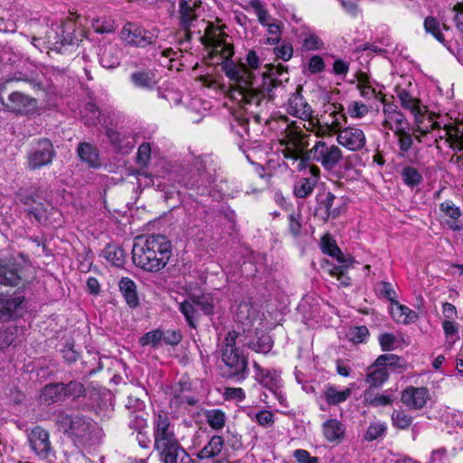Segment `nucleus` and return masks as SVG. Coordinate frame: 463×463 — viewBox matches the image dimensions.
Returning <instances> with one entry per match:
<instances>
[{
    "mask_svg": "<svg viewBox=\"0 0 463 463\" xmlns=\"http://www.w3.org/2000/svg\"><path fill=\"white\" fill-rule=\"evenodd\" d=\"M246 61L250 69L246 64L226 61L222 64V71L247 103L260 105L263 99L273 100L274 90L282 84L281 80L278 79L279 70L272 67L269 71L256 72L260 59L255 51L248 52Z\"/></svg>",
    "mask_w": 463,
    "mask_h": 463,
    "instance_id": "f257e3e1",
    "label": "nucleus"
},
{
    "mask_svg": "<svg viewBox=\"0 0 463 463\" xmlns=\"http://www.w3.org/2000/svg\"><path fill=\"white\" fill-rule=\"evenodd\" d=\"M171 255V242L161 234H152L146 239L137 238L132 249L133 263L149 272L164 269Z\"/></svg>",
    "mask_w": 463,
    "mask_h": 463,
    "instance_id": "f03ea898",
    "label": "nucleus"
},
{
    "mask_svg": "<svg viewBox=\"0 0 463 463\" xmlns=\"http://www.w3.org/2000/svg\"><path fill=\"white\" fill-rule=\"evenodd\" d=\"M52 420L59 431L74 443L83 446L99 442L102 430L90 417L80 412H66L59 410L53 412Z\"/></svg>",
    "mask_w": 463,
    "mask_h": 463,
    "instance_id": "7ed1b4c3",
    "label": "nucleus"
},
{
    "mask_svg": "<svg viewBox=\"0 0 463 463\" xmlns=\"http://www.w3.org/2000/svg\"><path fill=\"white\" fill-rule=\"evenodd\" d=\"M239 333L229 331L221 349L222 361L224 364L221 368V374L226 379L241 383L249 375L248 357L236 346Z\"/></svg>",
    "mask_w": 463,
    "mask_h": 463,
    "instance_id": "20e7f679",
    "label": "nucleus"
},
{
    "mask_svg": "<svg viewBox=\"0 0 463 463\" xmlns=\"http://www.w3.org/2000/svg\"><path fill=\"white\" fill-rule=\"evenodd\" d=\"M43 41L48 44L50 50L58 53H64L68 47L77 44L78 39L75 35V24L72 22H66L56 27H52L46 32L44 39L33 36L32 43L39 48L38 43Z\"/></svg>",
    "mask_w": 463,
    "mask_h": 463,
    "instance_id": "39448f33",
    "label": "nucleus"
},
{
    "mask_svg": "<svg viewBox=\"0 0 463 463\" xmlns=\"http://www.w3.org/2000/svg\"><path fill=\"white\" fill-rule=\"evenodd\" d=\"M56 157L52 142L48 138L37 139L26 154L27 168L31 171L52 165Z\"/></svg>",
    "mask_w": 463,
    "mask_h": 463,
    "instance_id": "423d86ee",
    "label": "nucleus"
},
{
    "mask_svg": "<svg viewBox=\"0 0 463 463\" xmlns=\"http://www.w3.org/2000/svg\"><path fill=\"white\" fill-rule=\"evenodd\" d=\"M27 440L31 450L41 460L55 458V450L50 439L48 430L41 426H36L27 434Z\"/></svg>",
    "mask_w": 463,
    "mask_h": 463,
    "instance_id": "0eeeda50",
    "label": "nucleus"
},
{
    "mask_svg": "<svg viewBox=\"0 0 463 463\" xmlns=\"http://www.w3.org/2000/svg\"><path fill=\"white\" fill-rule=\"evenodd\" d=\"M120 33L124 42L138 48H145L155 44L158 38L157 33L155 30H146L132 23L125 24Z\"/></svg>",
    "mask_w": 463,
    "mask_h": 463,
    "instance_id": "6e6552de",
    "label": "nucleus"
},
{
    "mask_svg": "<svg viewBox=\"0 0 463 463\" xmlns=\"http://www.w3.org/2000/svg\"><path fill=\"white\" fill-rule=\"evenodd\" d=\"M312 153L315 162L320 163L328 171L335 169L343 159V153L337 146L327 144L323 140L316 142Z\"/></svg>",
    "mask_w": 463,
    "mask_h": 463,
    "instance_id": "1a4fd4ad",
    "label": "nucleus"
},
{
    "mask_svg": "<svg viewBox=\"0 0 463 463\" xmlns=\"http://www.w3.org/2000/svg\"><path fill=\"white\" fill-rule=\"evenodd\" d=\"M152 425L154 445L168 443L169 441L177 439L175 433V425L172 423L167 411L160 410L155 412Z\"/></svg>",
    "mask_w": 463,
    "mask_h": 463,
    "instance_id": "9d476101",
    "label": "nucleus"
},
{
    "mask_svg": "<svg viewBox=\"0 0 463 463\" xmlns=\"http://www.w3.org/2000/svg\"><path fill=\"white\" fill-rule=\"evenodd\" d=\"M317 206L314 215L318 219L326 222L329 219H335L342 213V204L336 203V197L331 192L318 194L316 197Z\"/></svg>",
    "mask_w": 463,
    "mask_h": 463,
    "instance_id": "9b49d317",
    "label": "nucleus"
},
{
    "mask_svg": "<svg viewBox=\"0 0 463 463\" xmlns=\"http://www.w3.org/2000/svg\"><path fill=\"white\" fill-rule=\"evenodd\" d=\"M191 391V383L185 380H180L167 387L166 394L169 396V406L178 410L184 403L194 406L198 400L192 395H186Z\"/></svg>",
    "mask_w": 463,
    "mask_h": 463,
    "instance_id": "f8f14e48",
    "label": "nucleus"
},
{
    "mask_svg": "<svg viewBox=\"0 0 463 463\" xmlns=\"http://www.w3.org/2000/svg\"><path fill=\"white\" fill-rule=\"evenodd\" d=\"M199 0H180L179 1V26L184 32L187 40L191 39L190 29L197 21L196 8L200 5Z\"/></svg>",
    "mask_w": 463,
    "mask_h": 463,
    "instance_id": "ddd939ff",
    "label": "nucleus"
},
{
    "mask_svg": "<svg viewBox=\"0 0 463 463\" xmlns=\"http://www.w3.org/2000/svg\"><path fill=\"white\" fill-rule=\"evenodd\" d=\"M336 139L341 146L350 151L361 150L366 144L364 131L354 127H347L339 130Z\"/></svg>",
    "mask_w": 463,
    "mask_h": 463,
    "instance_id": "4468645a",
    "label": "nucleus"
},
{
    "mask_svg": "<svg viewBox=\"0 0 463 463\" xmlns=\"http://www.w3.org/2000/svg\"><path fill=\"white\" fill-rule=\"evenodd\" d=\"M302 86H298L297 91L290 95L287 104V112L293 117L307 120L313 117V109L302 96Z\"/></svg>",
    "mask_w": 463,
    "mask_h": 463,
    "instance_id": "2eb2a0df",
    "label": "nucleus"
},
{
    "mask_svg": "<svg viewBox=\"0 0 463 463\" xmlns=\"http://www.w3.org/2000/svg\"><path fill=\"white\" fill-rule=\"evenodd\" d=\"M6 109L14 113L27 115L33 112L37 107V100L22 92L14 91L8 96Z\"/></svg>",
    "mask_w": 463,
    "mask_h": 463,
    "instance_id": "dca6fc26",
    "label": "nucleus"
},
{
    "mask_svg": "<svg viewBox=\"0 0 463 463\" xmlns=\"http://www.w3.org/2000/svg\"><path fill=\"white\" fill-rule=\"evenodd\" d=\"M22 265L13 260H0V284L18 286L22 281Z\"/></svg>",
    "mask_w": 463,
    "mask_h": 463,
    "instance_id": "f3484780",
    "label": "nucleus"
},
{
    "mask_svg": "<svg viewBox=\"0 0 463 463\" xmlns=\"http://www.w3.org/2000/svg\"><path fill=\"white\" fill-rule=\"evenodd\" d=\"M429 400V391L425 387H407L402 393V402L412 410L422 409Z\"/></svg>",
    "mask_w": 463,
    "mask_h": 463,
    "instance_id": "a211bd4d",
    "label": "nucleus"
},
{
    "mask_svg": "<svg viewBox=\"0 0 463 463\" xmlns=\"http://www.w3.org/2000/svg\"><path fill=\"white\" fill-rule=\"evenodd\" d=\"M99 63L106 69H114L120 64L121 49L118 44L107 43L99 46Z\"/></svg>",
    "mask_w": 463,
    "mask_h": 463,
    "instance_id": "6ab92c4d",
    "label": "nucleus"
},
{
    "mask_svg": "<svg viewBox=\"0 0 463 463\" xmlns=\"http://www.w3.org/2000/svg\"><path fill=\"white\" fill-rule=\"evenodd\" d=\"M255 379L260 384L270 392L281 387L280 374L276 370L262 368L257 362L253 363Z\"/></svg>",
    "mask_w": 463,
    "mask_h": 463,
    "instance_id": "aec40b11",
    "label": "nucleus"
},
{
    "mask_svg": "<svg viewBox=\"0 0 463 463\" xmlns=\"http://www.w3.org/2000/svg\"><path fill=\"white\" fill-rule=\"evenodd\" d=\"M196 175L191 176H184L181 180L183 184L189 189L205 186L213 182L212 175L206 172L205 165L201 159H196L194 163Z\"/></svg>",
    "mask_w": 463,
    "mask_h": 463,
    "instance_id": "412c9836",
    "label": "nucleus"
},
{
    "mask_svg": "<svg viewBox=\"0 0 463 463\" xmlns=\"http://www.w3.org/2000/svg\"><path fill=\"white\" fill-rule=\"evenodd\" d=\"M105 134L109 139L110 144L118 152L128 153L135 146V137L130 132H119L112 128H107Z\"/></svg>",
    "mask_w": 463,
    "mask_h": 463,
    "instance_id": "4be33fe9",
    "label": "nucleus"
},
{
    "mask_svg": "<svg viewBox=\"0 0 463 463\" xmlns=\"http://www.w3.org/2000/svg\"><path fill=\"white\" fill-rule=\"evenodd\" d=\"M24 300L23 296L0 297V320L9 321L18 317Z\"/></svg>",
    "mask_w": 463,
    "mask_h": 463,
    "instance_id": "5701e85b",
    "label": "nucleus"
},
{
    "mask_svg": "<svg viewBox=\"0 0 463 463\" xmlns=\"http://www.w3.org/2000/svg\"><path fill=\"white\" fill-rule=\"evenodd\" d=\"M129 80L134 87L145 90H153L158 83L156 71L149 69H138L133 71Z\"/></svg>",
    "mask_w": 463,
    "mask_h": 463,
    "instance_id": "b1692460",
    "label": "nucleus"
},
{
    "mask_svg": "<svg viewBox=\"0 0 463 463\" xmlns=\"http://www.w3.org/2000/svg\"><path fill=\"white\" fill-rule=\"evenodd\" d=\"M322 432L328 442L338 445L345 439V427L336 419H328L322 424Z\"/></svg>",
    "mask_w": 463,
    "mask_h": 463,
    "instance_id": "393cba45",
    "label": "nucleus"
},
{
    "mask_svg": "<svg viewBox=\"0 0 463 463\" xmlns=\"http://www.w3.org/2000/svg\"><path fill=\"white\" fill-rule=\"evenodd\" d=\"M183 449L178 439L154 445V449L158 452L162 463H177V457L183 452Z\"/></svg>",
    "mask_w": 463,
    "mask_h": 463,
    "instance_id": "a878e982",
    "label": "nucleus"
},
{
    "mask_svg": "<svg viewBox=\"0 0 463 463\" xmlns=\"http://www.w3.org/2000/svg\"><path fill=\"white\" fill-rule=\"evenodd\" d=\"M118 288L128 307L137 308L140 303L135 281L128 277H123L118 281Z\"/></svg>",
    "mask_w": 463,
    "mask_h": 463,
    "instance_id": "bb28decb",
    "label": "nucleus"
},
{
    "mask_svg": "<svg viewBox=\"0 0 463 463\" xmlns=\"http://www.w3.org/2000/svg\"><path fill=\"white\" fill-rule=\"evenodd\" d=\"M258 317V310L250 300H241L235 311V319L238 323L251 326Z\"/></svg>",
    "mask_w": 463,
    "mask_h": 463,
    "instance_id": "cd10ccee",
    "label": "nucleus"
},
{
    "mask_svg": "<svg viewBox=\"0 0 463 463\" xmlns=\"http://www.w3.org/2000/svg\"><path fill=\"white\" fill-rule=\"evenodd\" d=\"M223 446V438L219 435H213L208 443L199 450L197 457L203 462L213 459L222 452Z\"/></svg>",
    "mask_w": 463,
    "mask_h": 463,
    "instance_id": "c85d7f7f",
    "label": "nucleus"
},
{
    "mask_svg": "<svg viewBox=\"0 0 463 463\" xmlns=\"http://www.w3.org/2000/svg\"><path fill=\"white\" fill-rule=\"evenodd\" d=\"M77 154L80 159L91 168H99L101 165L98 149L88 142L80 143Z\"/></svg>",
    "mask_w": 463,
    "mask_h": 463,
    "instance_id": "c756f323",
    "label": "nucleus"
},
{
    "mask_svg": "<svg viewBox=\"0 0 463 463\" xmlns=\"http://www.w3.org/2000/svg\"><path fill=\"white\" fill-rule=\"evenodd\" d=\"M63 383H49L45 385L41 393L42 401L45 404H52L66 399L63 392Z\"/></svg>",
    "mask_w": 463,
    "mask_h": 463,
    "instance_id": "7c9ffc66",
    "label": "nucleus"
},
{
    "mask_svg": "<svg viewBox=\"0 0 463 463\" xmlns=\"http://www.w3.org/2000/svg\"><path fill=\"white\" fill-rule=\"evenodd\" d=\"M392 394L386 392L379 393L373 389L365 390L364 392V402L373 407L388 406L393 402Z\"/></svg>",
    "mask_w": 463,
    "mask_h": 463,
    "instance_id": "2f4dec72",
    "label": "nucleus"
},
{
    "mask_svg": "<svg viewBox=\"0 0 463 463\" xmlns=\"http://www.w3.org/2000/svg\"><path fill=\"white\" fill-rule=\"evenodd\" d=\"M190 300L202 310L205 316H213L214 311L213 297L210 293H202L200 295L189 294Z\"/></svg>",
    "mask_w": 463,
    "mask_h": 463,
    "instance_id": "473e14b6",
    "label": "nucleus"
},
{
    "mask_svg": "<svg viewBox=\"0 0 463 463\" xmlns=\"http://www.w3.org/2000/svg\"><path fill=\"white\" fill-rule=\"evenodd\" d=\"M304 222L300 208L292 211L288 215V232L293 238H299L303 235Z\"/></svg>",
    "mask_w": 463,
    "mask_h": 463,
    "instance_id": "72a5a7b5",
    "label": "nucleus"
},
{
    "mask_svg": "<svg viewBox=\"0 0 463 463\" xmlns=\"http://www.w3.org/2000/svg\"><path fill=\"white\" fill-rule=\"evenodd\" d=\"M143 390L138 387H132L128 391L127 400L125 401V407L129 412H141L144 411L146 405L144 401L140 398Z\"/></svg>",
    "mask_w": 463,
    "mask_h": 463,
    "instance_id": "f704fd0d",
    "label": "nucleus"
},
{
    "mask_svg": "<svg viewBox=\"0 0 463 463\" xmlns=\"http://www.w3.org/2000/svg\"><path fill=\"white\" fill-rule=\"evenodd\" d=\"M351 393L349 388L338 391L336 387L329 385L324 392V398L328 405H337L345 402L351 396Z\"/></svg>",
    "mask_w": 463,
    "mask_h": 463,
    "instance_id": "c9c22d12",
    "label": "nucleus"
},
{
    "mask_svg": "<svg viewBox=\"0 0 463 463\" xmlns=\"http://www.w3.org/2000/svg\"><path fill=\"white\" fill-rule=\"evenodd\" d=\"M366 375V383L370 384L369 389L378 388L389 378V373L385 367L373 366Z\"/></svg>",
    "mask_w": 463,
    "mask_h": 463,
    "instance_id": "e433bc0d",
    "label": "nucleus"
},
{
    "mask_svg": "<svg viewBox=\"0 0 463 463\" xmlns=\"http://www.w3.org/2000/svg\"><path fill=\"white\" fill-rule=\"evenodd\" d=\"M179 311L184 315L185 321L189 326L196 328L199 314L195 308V305L188 299L179 304Z\"/></svg>",
    "mask_w": 463,
    "mask_h": 463,
    "instance_id": "4c0bfd02",
    "label": "nucleus"
},
{
    "mask_svg": "<svg viewBox=\"0 0 463 463\" xmlns=\"http://www.w3.org/2000/svg\"><path fill=\"white\" fill-rule=\"evenodd\" d=\"M104 258L116 267H122L125 263L124 250L117 245L109 244L103 250Z\"/></svg>",
    "mask_w": 463,
    "mask_h": 463,
    "instance_id": "58836bf2",
    "label": "nucleus"
},
{
    "mask_svg": "<svg viewBox=\"0 0 463 463\" xmlns=\"http://www.w3.org/2000/svg\"><path fill=\"white\" fill-rule=\"evenodd\" d=\"M208 425L214 430H222L226 422L225 413L220 409L207 410L203 412Z\"/></svg>",
    "mask_w": 463,
    "mask_h": 463,
    "instance_id": "ea45409f",
    "label": "nucleus"
},
{
    "mask_svg": "<svg viewBox=\"0 0 463 463\" xmlns=\"http://www.w3.org/2000/svg\"><path fill=\"white\" fill-rule=\"evenodd\" d=\"M29 219H33L38 224L46 225L48 220V209L43 203H37L24 210Z\"/></svg>",
    "mask_w": 463,
    "mask_h": 463,
    "instance_id": "a19ab883",
    "label": "nucleus"
},
{
    "mask_svg": "<svg viewBox=\"0 0 463 463\" xmlns=\"http://www.w3.org/2000/svg\"><path fill=\"white\" fill-rule=\"evenodd\" d=\"M316 184V180H312L308 177L300 178L296 182L293 193L298 198H306L312 194Z\"/></svg>",
    "mask_w": 463,
    "mask_h": 463,
    "instance_id": "79ce46f5",
    "label": "nucleus"
},
{
    "mask_svg": "<svg viewBox=\"0 0 463 463\" xmlns=\"http://www.w3.org/2000/svg\"><path fill=\"white\" fill-rule=\"evenodd\" d=\"M401 176L403 183L411 188L418 186L423 181L421 174L412 166H405L402 170Z\"/></svg>",
    "mask_w": 463,
    "mask_h": 463,
    "instance_id": "37998d69",
    "label": "nucleus"
},
{
    "mask_svg": "<svg viewBox=\"0 0 463 463\" xmlns=\"http://www.w3.org/2000/svg\"><path fill=\"white\" fill-rule=\"evenodd\" d=\"M63 392L66 399L72 398L78 399L86 395V388L84 384L78 381H71L68 383H63Z\"/></svg>",
    "mask_w": 463,
    "mask_h": 463,
    "instance_id": "c03bdc74",
    "label": "nucleus"
},
{
    "mask_svg": "<svg viewBox=\"0 0 463 463\" xmlns=\"http://www.w3.org/2000/svg\"><path fill=\"white\" fill-rule=\"evenodd\" d=\"M391 419L393 427L400 430L408 429L412 424L413 420L411 415L402 410H394L391 415Z\"/></svg>",
    "mask_w": 463,
    "mask_h": 463,
    "instance_id": "a18cd8bd",
    "label": "nucleus"
},
{
    "mask_svg": "<svg viewBox=\"0 0 463 463\" xmlns=\"http://www.w3.org/2000/svg\"><path fill=\"white\" fill-rule=\"evenodd\" d=\"M423 25L425 32L432 34L437 41L440 43L445 41L444 35L440 31V24L436 17L427 16L424 20Z\"/></svg>",
    "mask_w": 463,
    "mask_h": 463,
    "instance_id": "49530a36",
    "label": "nucleus"
},
{
    "mask_svg": "<svg viewBox=\"0 0 463 463\" xmlns=\"http://www.w3.org/2000/svg\"><path fill=\"white\" fill-rule=\"evenodd\" d=\"M375 291L383 298H386L393 305L397 302V294L392 283L380 281L375 285Z\"/></svg>",
    "mask_w": 463,
    "mask_h": 463,
    "instance_id": "de8ad7c7",
    "label": "nucleus"
},
{
    "mask_svg": "<svg viewBox=\"0 0 463 463\" xmlns=\"http://www.w3.org/2000/svg\"><path fill=\"white\" fill-rule=\"evenodd\" d=\"M387 426L384 422H372L364 435V439L367 441H373L385 435Z\"/></svg>",
    "mask_w": 463,
    "mask_h": 463,
    "instance_id": "09e8293b",
    "label": "nucleus"
},
{
    "mask_svg": "<svg viewBox=\"0 0 463 463\" xmlns=\"http://www.w3.org/2000/svg\"><path fill=\"white\" fill-rule=\"evenodd\" d=\"M37 191L33 189V187L30 188H20L15 195L16 198L20 201L21 203L27 207H31L33 204L37 203L35 200Z\"/></svg>",
    "mask_w": 463,
    "mask_h": 463,
    "instance_id": "8fccbe9b",
    "label": "nucleus"
},
{
    "mask_svg": "<svg viewBox=\"0 0 463 463\" xmlns=\"http://www.w3.org/2000/svg\"><path fill=\"white\" fill-rule=\"evenodd\" d=\"M338 263L337 266L333 267L330 270V274H340V277H344V269H347L354 263V258L350 255L345 256L342 251L341 254L335 255L333 257Z\"/></svg>",
    "mask_w": 463,
    "mask_h": 463,
    "instance_id": "3c124183",
    "label": "nucleus"
},
{
    "mask_svg": "<svg viewBox=\"0 0 463 463\" xmlns=\"http://www.w3.org/2000/svg\"><path fill=\"white\" fill-rule=\"evenodd\" d=\"M321 250L324 254H326L332 258L336 254H341L340 248L329 234H326L321 238Z\"/></svg>",
    "mask_w": 463,
    "mask_h": 463,
    "instance_id": "603ef678",
    "label": "nucleus"
},
{
    "mask_svg": "<svg viewBox=\"0 0 463 463\" xmlns=\"http://www.w3.org/2000/svg\"><path fill=\"white\" fill-rule=\"evenodd\" d=\"M394 122V127L389 125L388 121L385 120L384 126L388 127L391 130L395 133L397 129H407L409 128V122L401 111L390 112L389 119Z\"/></svg>",
    "mask_w": 463,
    "mask_h": 463,
    "instance_id": "864d4df0",
    "label": "nucleus"
},
{
    "mask_svg": "<svg viewBox=\"0 0 463 463\" xmlns=\"http://www.w3.org/2000/svg\"><path fill=\"white\" fill-rule=\"evenodd\" d=\"M394 135L398 137L399 148L402 153L408 152L412 145V137L410 134L409 128L407 129H397Z\"/></svg>",
    "mask_w": 463,
    "mask_h": 463,
    "instance_id": "5fc2aeb1",
    "label": "nucleus"
},
{
    "mask_svg": "<svg viewBox=\"0 0 463 463\" xmlns=\"http://www.w3.org/2000/svg\"><path fill=\"white\" fill-rule=\"evenodd\" d=\"M273 345L271 337L267 334H262L258 340L250 345V347L257 353L267 354L269 353Z\"/></svg>",
    "mask_w": 463,
    "mask_h": 463,
    "instance_id": "6e6d98bb",
    "label": "nucleus"
},
{
    "mask_svg": "<svg viewBox=\"0 0 463 463\" xmlns=\"http://www.w3.org/2000/svg\"><path fill=\"white\" fill-rule=\"evenodd\" d=\"M368 335L369 330L365 326L352 327L349 329L346 335L348 340L355 344L365 342Z\"/></svg>",
    "mask_w": 463,
    "mask_h": 463,
    "instance_id": "4d7b16f0",
    "label": "nucleus"
},
{
    "mask_svg": "<svg viewBox=\"0 0 463 463\" xmlns=\"http://www.w3.org/2000/svg\"><path fill=\"white\" fill-rule=\"evenodd\" d=\"M164 335L160 329H156L146 333L139 340L141 345H151L156 347L162 341Z\"/></svg>",
    "mask_w": 463,
    "mask_h": 463,
    "instance_id": "13d9d810",
    "label": "nucleus"
},
{
    "mask_svg": "<svg viewBox=\"0 0 463 463\" xmlns=\"http://www.w3.org/2000/svg\"><path fill=\"white\" fill-rule=\"evenodd\" d=\"M86 114L84 116L85 124L88 126H95L100 122L99 109L92 102L86 104Z\"/></svg>",
    "mask_w": 463,
    "mask_h": 463,
    "instance_id": "bf43d9fd",
    "label": "nucleus"
},
{
    "mask_svg": "<svg viewBox=\"0 0 463 463\" xmlns=\"http://www.w3.org/2000/svg\"><path fill=\"white\" fill-rule=\"evenodd\" d=\"M92 28L98 33H109L115 30L114 22L108 18H97L92 20Z\"/></svg>",
    "mask_w": 463,
    "mask_h": 463,
    "instance_id": "052dcab7",
    "label": "nucleus"
},
{
    "mask_svg": "<svg viewBox=\"0 0 463 463\" xmlns=\"http://www.w3.org/2000/svg\"><path fill=\"white\" fill-rule=\"evenodd\" d=\"M128 427L134 430L140 431L146 427V419L145 412H129Z\"/></svg>",
    "mask_w": 463,
    "mask_h": 463,
    "instance_id": "680f3d73",
    "label": "nucleus"
},
{
    "mask_svg": "<svg viewBox=\"0 0 463 463\" xmlns=\"http://www.w3.org/2000/svg\"><path fill=\"white\" fill-rule=\"evenodd\" d=\"M439 210L452 220H458L462 214L459 207L456 206V204L450 200H446L441 203L439 204Z\"/></svg>",
    "mask_w": 463,
    "mask_h": 463,
    "instance_id": "e2e57ef3",
    "label": "nucleus"
},
{
    "mask_svg": "<svg viewBox=\"0 0 463 463\" xmlns=\"http://www.w3.org/2000/svg\"><path fill=\"white\" fill-rule=\"evenodd\" d=\"M402 361V357H400L396 354H381L377 357L374 364L373 365H371V368H373V366L384 367L385 365H389V366L401 365L400 363Z\"/></svg>",
    "mask_w": 463,
    "mask_h": 463,
    "instance_id": "0e129e2a",
    "label": "nucleus"
},
{
    "mask_svg": "<svg viewBox=\"0 0 463 463\" xmlns=\"http://www.w3.org/2000/svg\"><path fill=\"white\" fill-rule=\"evenodd\" d=\"M393 307H396V312L399 317H403V322L408 324L417 319L418 316L415 311L409 308L407 306L400 304L398 301L395 302Z\"/></svg>",
    "mask_w": 463,
    "mask_h": 463,
    "instance_id": "69168bd1",
    "label": "nucleus"
},
{
    "mask_svg": "<svg viewBox=\"0 0 463 463\" xmlns=\"http://www.w3.org/2000/svg\"><path fill=\"white\" fill-rule=\"evenodd\" d=\"M452 13L455 27L463 38V3H457L452 8Z\"/></svg>",
    "mask_w": 463,
    "mask_h": 463,
    "instance_id": "338daca9",
    "label": "nucleus"
},
{
    "mask_svg": "<svg viewBox=\"0 0 463 463\" xmlns=\"http://www.w3.org/2000/svg\"><path fill=\"white\" fill-rule=\"evenodd\" d=\"M347 111L352 118H361L369 112V109L362 102L354 101L349 105Z\"/></svg>",
    "mask_w": 463,
    "mask_h": 463,
    "instance_id": "774afa93",
    "label": "nucleus"
}]
</instances>
